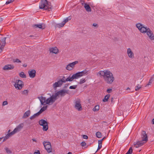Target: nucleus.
<instances>
[{
    "instance_id": "nucleus-45",
    "label": "nucleus",
    "mask_w": 154,
    "mask_h": 154,
    "mask_svg": "<svg viewBox=\"0 0 154 154\" xmlns=\"http://www.w3.org/2000/svg\"><path fill=\"white\" fill-rule=\"evenodd\" d=\"M8 104V103L7 101H4L2 103V105L3 106H5L6 105H7Z\"/></svg>"
},
{
    "instance_id": "nucleus-5",
    "label": "nucleus",
    "mask_w": 154,
    "mask_h": 154,
    "mask_svg": "<svg viewBox=\"0 0 154 154\" xmlns=\"http://www.w3.org/2000/svg\"><path fill=\"white\" fill-rule=\"evenodd\" d=\"M39 8L44 10H48L50 11L51 6L50 5L49 3H48L46 0H42L39 5Z\"/></svg>"
},
{
    "instance_id": "nucleus-2",
    "label": "nucleus",
    "mask_w": 154,
    "mask_h": 154,
    "mask_svg": "<svg viewBox=\"0 0 154 154\" xmlns=\"http://www.w3.org/2000/svg\"><path fill=\"white\" fill-rule=\"evenodd\" d=\"M136 26L140 32L146 33L150 39L152 41L154 40V35L149 27L140 23L136 24Z\"/></svg>"
},
{
    "instance_id": "nucleus-26",
    "label": "nucleus",
    "mask_w": 154,
    "mask_h": 154,
    "mask_svg": "<svg viewBox=\"0 0 154 154\" xmlns=\"http://www.w3.org/2000/svg\"><path fill=\"white\" fill-rule=\"evenodd\" d=\"M110 97V95L109 94H107L105 96L104 98L103 99V102H107L108 101V99Z\"/></svg>"
},
{
    "instance_id": "nucleus-42",
    "label": "nucleus",
    "mask_w": 154,
    "mask_h": 154,
    "mask_svg": "<svg viewBox=\"0 0 154 154\" xmlns=\"http://www.w3.org/2000/svg\"><path fill=\"white\" fill-rule=\"evenodd\" d=\"M76 85H74L70 86L69 87V88L70 89H75L76 88Z\"/></svg>"
},
{
    "instance_id": "nucleus-18",
    "label": "nucleus",
    "mask_w": 154,
    "mask_h": 154,
    "mask_svg": "<svg viewBox=\"0 0 154 154\" xmlns=\"http://www.w3.org/2000/svg\"><path fill=\"white\" fill-rule=\"evenodd\" d=\"M146 143L141 140L134 143V146L136 148H138L143 145Z\"/></svg>"
},
{
    "instance_id": "nucleus-27",
    "label": "nucleus",
    "mask_w": 154,
    "mask_h": 154,
    "mask_svg": "<svg viewBox=\"0 0 154 154\" xmlns=\"http://www.w3.org/2000/svg\"><path fill=\"white\" fill-rule=\"evenodd\" d=\"M98 147L97 151L100 149L102 147V140H99L98 141Z\"/></svg>"
},
{
    "instance_id": "nucleus-14",
    "label": "nucleus",
    "mask_w": 154,
    "mask_h": 154,
    "mask_svg": "<svg viewBox=\"0 0 154 154\" xmlns=\"http://www.w3.org/2000/svg\"><path fill=\"white\" fill-rule=\"evenodd\" d=\"M6 38H2L0 41V54L2 53L5 45Z\"/></svg>"
},
{
    "instance_id": "nucleus-43",
    "label": "nucleus",
    "mask_w": 154,
    "mask_h": 154,
    "mask_svg": "<svg viewBox=\"0 0 154 154\" xmlns=\"http://www.w3.org/2000/svg\"><path fill=\"white\" fill-rule=\"evenodd\" d=\"M112 88H110L107 89L106 90L107 92L108 93H111L112 92Z\"/></svg>"
},
{
    "instance_id": "nucleus-56",
    "label": "nucleus",
    "mask_w": 154,
    "mask_h": 154,
    "mask_svg": "<svg viewBox=\"0 0 154 154\" xmlns=\"http://www.w3.org/2000/svg\"><path fill=\"white\" fill-rule=\"evenodd\" d=\"M3 137H2L0 138V141L2 139Z\"/></svg>"
},
{
    "instance_id": "nucleus-7",
    "label": "nucleus",
    "mask_w": 154,
    "mask_h": 154,
    "mask_svg": "<svg viewBox=\"0 0 154 154\" xmlns=\"http://www.w3.org/2000/svg\"><path fill=\"white\" fill-rule=\"evenodd\" d=\"M126 53L128 58L131 59L134 58V54L132 49L131 48H127Z\"/></svg>"
},
{
    "instance_id": "nucleus-52",
    "label": "nucleus",
    "mask_w": 154,
    "mask_h": 154,
    "mask_svg": "<svg viewBox=\"0 0 154 154\" xmlns=\"http://www.w3.org/2000/svg\"><path fill=\"white\" fill-rule=\"evenodd\" d=\"M3 20L2 18L0 17V22L2 21Z\"/></svg>"
},
{
    "instance_id": "nucleus-31",
    "label": "nucleus",
    "mask_w": 154,
    "mask_h": 154,
    "mask_svg": "<svg viewBox=\"0 0 154 154\" xmlns=\"http://www.w3.org/2000/svg\"><path fill=\"white\" fill-rule=\"evenodd\" d=\"M100 107L99 105H96L95 106L94 108L93 109V110L94 111H97L99 109Z\"/></svg>"
},
{
    "instance_id": "nucleus-46",
    "label": "nucleus",
    "mask_w": 154,
    "mask_h": 154,
    "mask_svg": "<svg viewBox=\"0 0 154 154\" xmlns=\"http://www.w3.org/2000/svg\"><path fill=\"white\" fill-rule=\"evenodd\" d=\"M82 137L83 139H87L88 138V136L85 135H82Z\"/></svg>"
},
{
    "instance_id": "nucleus-6",
    "label": "nucleus",
    "mask_w": 154,
    "mask_h": 154,
    "mask_svg": "<svg viewBox=\"0 0 154 154\" xmlns=\"http://www.w3.org/2000/svg\"><path fill=\"white\" fill-rule=\"evenodd\" d=\"M14 86L17 90H21L24 86V83L22 81L17 80L15 81Z\"/></svg>"
},
{
    "instance_id": "nucleus-35",
    "label": "nucleus",
    "mask_w": 154,
    "mask_h": 154,
    "mask_svg": "<svg viewBox=\"0 0 154 154\" xmlns=\"http://www.w3.org/2000/svg\"><path fill=\"white\" fill-rule=\"evenodd\" d=\"M39 115V114L38 113V112L37 113L35 114L32 116H31L30 117V118L31 120H32L33 119L35 118L36 116H38Z\"/></svg>"
},
{
    "instance_id": "nucleus-1",
    "label": "nucleus",
    "mask_w": 154,
    "mask_h": 154,
    "mask_svg": "<svg viewBox=\"0 0 154 154\" xmlns=\"http://www.w3.org/2000/svg\"><path fill=\"white\" fill-rule=\"evenodd\" d=\"M88 73V71L85 69L73 74L71 77L69 76L66 79H65V76H63L61 79L54 83L52 85V87L54 89H56L57 88L61 87L63 83H65L66 82L72 81L74 79H78L81 77L87 75Z\"/></svg>"
},
{
    "instance_id": "nucleus-57",
    "label": "nucleus",
    "mask_w": 154,
    "mask_h": 154,
    "mask_svg": "<svg viewBox=\"0 0 154 154\" xmlns=\"http://www.w3.org/2000/svg\"><path fill=\"white\" fill-rule=\"evenodd\" d=\"M128 89H130V88H129V87H128L127 89H126V90H128Z\"/></svg>"
},
{
    "instance_id": "nucleus-4",
    "label": "nucleus",
    "mask_w": 154,
    "mask_h": 154,
    "mask_svg": "<svg viewBox=\"0 0 154 154\" xmlns=\"http://www.w3.org/2000/svg\"><path fill=\"white\" fill-rule=\"evenodd\" d=\"M113 74L112 72L109 69H105L103 70L99 71L97 73L98 76L103 78L111 75Z\"/></svg>"
},
{
    "instance_id": "nucleus-37",
    "label": "nucleus",
    "mask_w": 154,
    "mask_h": 154,
    "mask_svg": "<svg viewBox=\"0 0 154 154\" xmlns=\"http://www.w3.org/2000/svg\"><path fill=\"white\" fill-rule=\"evenodd\" d=\"M5 149L7 153L10 154L12 152L7 147L5 148Z\"/></svg>"
},
{
    "instance_id": "nucleus-29",
    "label": "nucleus",
    "mask_w": 154,
    "mask_h": 154,
    "mask_svg": "<svg viewBox=\"0 0 154 154\" xmlns=\"http://www.w3.org/2000/svg\"><path fill=\"white\" fill-rule=\"evenodd\" d=\"M64 25L65 23H64L63 22L61 23L57 24L56 27L60 28L63 26Z\"/></svg>"
},
{
    "instance_id": "nucleus-15",
    "label": "nucleus",
    "mask_w": 154,
    "mask_h": 154,
    "mask_svg": "<svg viewBox=\"0 0 154 154\" xmlns=\"http://www.w3.org/2000/svg\"><path fill=\"white\" fill-rule=\"evenodd\" d=\"M24 126V124L23 123H21L17 126L13 131L15 134L20 131L23 128Z\"/></svg>"
},
{
    "instance_id": "nucleus-39",
    "label": "nucleus",
    "mask_w": 154,
    "mask_h": 154,
    "mask_svg": "<svg viewBox=\"0 0 154 154\" xmlns=\"http://www.w3.org/2000/svg\"><path fill=\"white\" fill-rule=\"evenodd\" d=\"M14 63H20L21 61L18 59H14L13 60Z\"/></svg>"
},
{
    "instance_id": "nucleus-10",
    "label": "nucleus",
    "mask_w": 154,
    "mask_h": 154,
    "mask_svg": "<svg viewBox=\"0 0 154 154\" xmlns=\"http://www.w3.org/2000/svg\"><path fill=\"white\" fill-rule=\"evenodd\" d=\"M39 124L43 126V130L44 131H47L48 129V125L47 122L41 119L39 122Z\"/></svg>"
},
{
    "instance_id": "nucleus-50",
    "label": "nucleus",
    "mask_w": 154,
    "mask_h": 154,
    "mask_svg": "<svg viewBox=\"0 0 154 154\" xmlns=\"http://www.w3.org/2000/svg\"><path fill=\"white\" fill-rule=\"evenodd\" d=\"M32 140L33 141L35 142H37V140L35 139H32Z\"/></svg>"
},
{
    "instance_id": "nucleus-25",
    "label": "nucleus",
    "mask_w": 154,
    "mask_h": 154,
    "mask_svg": "<svg viewBox=\"0 0 154 154\" xmlns=\"http://www.w3.org/2000/svg\"><path fill=\"white\" fill-rule=\"evenodd\" d=\"M15 134V133H14V132H13V131H12L10 133H8L5 136L7 137V138L8 139H9L10 137H11L13 135H14Z\"/></svg>"
},
{
    "instance_id": "nucleus-9",
    "label": "nucleus",
    "mask_w": 154,
    "mask_h": 154,
    "mask_svg": "<svg viewBox=\"0 0 154 154\" xmlns=\"http://www.w3.org/2000/svg\"><path fill=\"white\" fill-rule=\"evenodd\" d=\"M109 76H107L103 78L106 82L108 84H112L115 80L113 74Z\"/></svg>"
},
{
    "instance_id": "nucleus-44",
    "label": "nucleus",
    "mask_w": 154,
    "mask_h": 154,
    "mask_svg": "<svg viewBox=\"0 0 154 154\" xmlns=\"http://www.w3.org/2000/svg\"><path fill=\"white\" fill-rule=\"evenodd\" d=\"M81 145L82 146H85L86 145V143L85 141H82L81 143Z\"/></svg>"
},
{
    "instance_id": "nucleus-47",
    "label": "nucleus",
    "mask_w": 154,
    "mask_h": 154,
    "mask_svg": "<svg viewBox=\"0 0 154 154\" xmlns=\"http://www.w3.org/2000/svg\"><path fill=\"white\" fill-rule=\"evenodd\" d=\"M93 26H94V27H98V25L96 23H93Z\"/></svg>"
},
{
    "instance_id": "nucleus-24",
    "label": "nucleus",
    "mask_w": 154,
    "mask_h": 154,
    "mask_svg": "<svg viewBox=\"0 0 154 154\" xmlns=\"http://www.w3.org/2000/svg\"><path fill=\"white\" fill-rule=\"evenodd\" d=\"M48 107V106H43L40 110V111L38 112V113L40 115L42 112L45 110Z\"/></svg>"
},
{
    "instance_id": "nucleus-12",
    "label": "nucleus",
    "mask_w": 154,
    "mask_h": 154,
    "mask_svg": "<svg viewBox=\"0 0 154 154\" xmlns=\"http://www.w3.org/2000/svg\"><path fill=\"white\" fill-rule=\"evenodd\" d=\"M66 93V91L64 90L59 91L55 93L54 94L57 99L60 96H63Z\"/></svg>"
},
{
    "instance_id": "nucleus-40",
    "label": "nucleus",
    "mask_w": 154,
    "mask_h": 154,
    "mask_svg": "<svg viewBox=\"0 0 154 154\" xmlns=\"http://www.w3.org/2000/svg\"><path fill=\"white\" fill-rule=\"evenodd\" d=\"M15 0H8V1H7L6 3L5 4L6 5H8V4H9L12 2H14Z\"/></svg>"
},
{
    "instance_id": "nucleus-51",
    "label": "nucleus",
    "mask_w": 154,
    "mask_h": 154,
    "mask_svg": "<svg viewBox=\"0 0 154 154\" xmlns=\"http://www.w3.org/2000/svg\"><path fill=\"white\" fill-rule=\"evenodd\" d=\"M152 124H154V118L152 120Z\"/></svg>"
},
{
    "instance_id": "nucleus-23",
    "label": "nucleus",
    "mask_w": 154,
    "mask_h": 154,
    "mask_svg": "<svg viewBox=\"0 0 154 154\" xmlns=\"http://www.w3.org/2000/svg\"><path fill=\"white\" fill-rule=\"evenodd\" d=\"M84 7L86 10L88 12H90L91 11V8L89 5L86 3H84Z\"/></svg>"
},
{
    "instance_id": "nucleus-22",
    "label": "nucleus",
    "mask_w": 154,
    "mask_h": 154,
    "mask_svg": "<svg viewBox=\"0 0 154 154\" xmlns=\"http://www.w3.org/2000/svg\"><path fill=\"white\" fill-rule=\"evenodd\" d=\"M31 112L30 110H28L26 111L23 116V119H25L28 117L30 115Z\"/></svg>"
},
{
    "instance_id": "nucleus-30",
    "label": "nucleus",
    "mask_w": 154,
    "mask_h": 154,
    "mask_svg": "<svg viewBox=\"0 0 154 154\" xmlns=\"http://www.w3.org/2000/svg\"><path fill=\"white\" fill-rule=\"evenodd\" d=\"M153 81V78L151 77L150 79L149 83L146 85V87H148L149 85H151V84L152 83Z\"/></svg>"
},
{
    "instance_id": "nucleus-38",
    "label": "nucleus",
    "mask_w": 154,
    "mask_h": 154,
    "mask_svg": "<svg viewBox=\"0 0 154 154\" xmlns=\"http://www.w3.org/2000/svg\"><path fill=\"white\" fill-rule=\"evenodd\" d=\"M132 151L131 147H130L127 152L125 154H131Z\"/></svg>"
},
{
    "instance_id": "nucleus-48",
    "label": "nucleus",
    "mask_w": 154,
    "mask_h": 154,
    "mask_svg": "<svg viewBox=\"0 0 154 154\" xmlns=\"http://www.w3.org/2000/svg\"><path fill=\"white\" fill-rule=\"evenodd\" d=\"M3 142H4L5 141H6L8 139L7 138V137L5 136L4 137H3Z\"/></svg>"
},
{
    "instance_id": "nucleus-20",
    "label": "nucleus",
    "mask_w": 154,
    "mask_h": 154,
    "mask_svg": "<svg viewBox=\"0 0 154 154\" xmlns=\"http://www.w3.org/2000/svg\"><path fill=\"white\" fill-rule=\"evenodd\" d=\"M49 51L50 52L55 54H57L58 53V50L56 47H54L50 48L49 49Z\"/></svg>"
},
{
    "instance_id": "nucleus-54",
    "label": "nucleus",
    "mask_w": 154,
    "mask_h": 154,
    "mask_svg": "<svg viewBox=\"0 0 154 154\" xmlns=\"http://www.w3.org/2000/svg\"><path fill=\"white\" fill-rule=\"evenodd\" d=\"M11 130L10 129L8 131V133H10Z\"/></svg>"
},
{
    "instance_id": "nucleus-11",
    "label": "nucleus",
    "mask_w": 154,
    "mask_h": 154,
    "mask_svg": "<svg viewBox=\"0 0 154 154\" xmlns=\"http://www.w3.org/2000/svg\"><path fill=\"white\" fill-rule=\"evenodd\" d=\"M78 63L77 61H75L68 64L66 66V69L69 71L72 70L75 67V65Z\"/></svg>"
},
{
    "instance_id": "nucleus-41",
    "label": "nucleus",
    "mask_w": 154,
    "mask_h": 154,
    "mask_svg": "<svg viewBox=\"0 0 154 154\" xmlns=\"http://www.w3.org/2000/svg\"><path fill=\"white\" fill-rule=\"evenodd\" d=\"M141 87L140 85H138L136 87L135 90L136 91L138 90L141 88Z\"/></svg>"
},
{
    "instance_id": "nucleus-3",
    "label": "nucleus",
    "mask_w": 154,
    "mask_h": 154,
    "mask_svg": "<svg viewBox=\"0 0 154 154\" xmlns=\"http://www.w3.org/2000/svg\"><path fill=\"white\" fill-rule=\"evenodd\" d=\"M47 94L49 95L50 97H46L41 96L38 97L42 105L45 104L48 105H51L57 100L54 94L51 95V93H48Z\"/></svg>"
},
{
    "instance_id": "nucleus-28",
    "label": "nucleus",
    "mask_w": 154,
    "mask_h": 154,
    "mask_svg": "<svg viewBox=\"0 0 154 154\" xmlns=\"http://www.w3.org/2000/svg\"><path fill=\"white\" fill-rule=\"evenodd\" d=\"M19 75L20 77L22 78H26V75L23 72H21L19 73Z\"/></svg>"
},
{
    "instance_id": "nucleus-13",
    "label": "nucleus",
    "mask_w": 154,
    "mask_h": 154,
    "mask_svg": "<svg viewBox=\"0 0 154 154\" xmlns=\"http://www.w3.org/2000/svg\"><path fill=\"white\" fill-rule=\"evenodd\" d=\"M74 107L78 111H81L82 110V106L81 104V101L80 100H77L75 102Z\"/></svg>"
},
{
    "instance_id": "nucleus-17",
    "label": "nucleus",
    "mask_w": 154,
    "mask_h": 154,
    "mask_svg": "<svg viewBox=\"0 0 154 154\" xmlns=\"http://www.w3.org/2000/svg\"><path fill=\"white\" fill-rule=\"evenodd\" d=\"M28 73L29 77L31 78H33L36 75V71L34 69H30L28 71Z\"/></svg>"
},
{
    "instance_id": "nucleus-16",
    "label": "nucleus",
    "mask_w": 154,
    "mask_h": 154,
    "mask_svg": "<svg viewBox=\"0 0 154 154\" xmlns=\"http://www.w3.org/2000/svg\"><path fill=\"white\" fill-rule=\"evenodd\" d=\"M141 139L142 141L146 143L148 141V137L146 132L143 131L141 133Z\"/></svg>"
},
{
    "instance_id": "nucleus-33",
    "label": "nucleus",
    "mask_w": 154,
    "mask_h": 154,
    "mask_svg": "<svg viewBox=\"0 0 154 154\" xmlns=\"http://www.w3.org/2000/svg\"><path fill=\"white\" fill-rule=\"evenodd\" d=\"M85 82L86 80L85 79L82 78L80 79L79 83L80 84H82Z\"/></svg>"
},
{
    "instance_id": "nucleus-58",
    "label": "nucleus",
    "mask_w": 154,
    "mask_h": 154,
    "mask_svg": "<svg viewBox=\"0 0 154 154\" xmlns=\"http://www.w3.org/2000/svg\"><path fill=\"white\" fill-rule=\"evenodd\" d=\"M105 137H103L102 139L101 140H102V141L104 139Z\"/></svg>"
},
{
    "instance_id": "nucleus-36",
    "label": "nucleus",
    "mask_w": 154,
    "mask_h": 154,
    "mask_svg": "<svg viewBox=\"0 0 154 154\" xmlns=\"http://www.w3.org/2000/svg\"><path fill=\"white\" fill-rule=\"evenodd\" d=\"M29 92V91L28 90H25L22 92V94L23 95H27Z\"/></svg>"
},
{
    "instance_id": "nucleus-53",
    "label": "nucleus",
    "mask_w": 154,
    "mask_h": 154,
    "mask_svg": "<svg viewBox=\"0 0 154 154\" xmlns=\"http://www.w3.org/2000/svg\"><path fill=\"white\" fill-rule=\"evenodd\" d=\"M27 65H26L25 64H24L23 65V67H26V66Z\"/></svg>"
},
{
    "instance_id": "nucleus-8",
    "label": "nucleus",
    "mask_w": 154,
    "mask_h": 154,
    "mask_svg": "<svg viewBox=\"0 0 154 154\" xmlns=\"http://www.w3.org/2000/svg\"><path fill=\"white\" fill-rule=\"evenodd\" d=\"M43 144L45 149L48 152L50 153L52 152V149L51 144L49 142L44 141L43 142Z\"/></svg>"
},
{
    "instance_id": "nucleus-34",
    "label": "nucleus",
    "mask_w": 154,
    "mask_h": 154,
    "mask_svg": "<svg viewBox=\"0 0 154 154\" xmlns=\"http://www.w3.org/2000/svg\"><path fill=\"white\" fill-rule=\"evenodd\" d=\"M96 137L98 138H100L101 137H102V134H101V133H100V132H97L96 133Z\"/></svg>"
},
{
    "instance_id": "nucleus-55",
    "label": "nucleus",
    "mask_w": 154,
    "mask_h": 154,
    "mask_svg": "<svg viewBox=\"0 0 154 154\" xmlns=\"http://www.w3.org/2000/svg\"><path fill=\"white\" fill-rule=\"evenodd\" d=\"M67 154H72V153L70 152H69Z\"/></svg>"
},
{
    "instance_id": "nucleus-21",
    "label": "nucleus",
    "mask_w": 154,
    "mask_h": 154,
    "mask_svg": "<svg viewBox=\"0 0 154 154\" xmlns=\"http://www.w3.org/2000/svg\"><path fill=\"white\" fill-rule=\"evenodd\" d=\"M33 27L35 28H38L40 29H44L45 28V25L42 23L41 24H35L33 25Z\"/></svg>"
},
{
    "instance_id": "nucleus-32",
    "label": "nucleus",
    "mask_w": 154,
    "mask_h": 154,
    "mask_svg": "<svg viewBox=\"0 0 154 154\" xmlns=\"http://www.w3.org/2000/svg\"><path fill=\"white\" fill-rule=\"evenodd\" d=\"M71 18L70 16H69L68 17H67L65 19L64 21H63L64 23H65V24L69 21L70 20Z\"/></svg>"
},
{
    "instance_id": "nucleus-19",
    "label": "nucleus",
    "mask_w": 154,
    "mask_h": 154,
    "mask_svg": "<svg viewBox=\"0 0 154 154\" xmlns=\"http://www.w3.org/2000/svg\"><path fill=\"white\" fill-rule=\"evenodd\" d=\"M14 66L13 65L11 64H8L5 65L3 68L4 70H10L13 69Z\"/></svg>"
},
{
    "instance_id": "nucleus-49",
    "label": "nucleus",
    "mask_w": 154,
    "mask_h": 154,
    "mask_svg": "<svg viewBox=\"0 0 154 154\" xmlns=\"http://www.w3.org/2000/svg\"><path fill=\"white\" fill-rule=\"evenodd\" d=\"M34 154H40V153L39 151H38L37 152H35Z\"/></svg>"
}]
</instances>
